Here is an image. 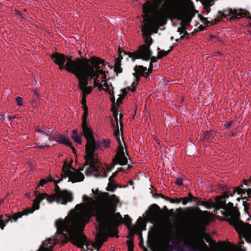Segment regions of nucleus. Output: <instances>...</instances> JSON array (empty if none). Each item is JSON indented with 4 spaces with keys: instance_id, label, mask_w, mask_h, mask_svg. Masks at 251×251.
<instances>
[{
    "instance_id": "nucleus-1",
    "label": "nucleus",
    "mask_w": 251,
    "mask_h": 251,
    "mask_svg": "<svg viewBox=\"0 0 251 251\" xmlns=\"http://www.w3.org/2000/svg\"><path fill=\"white\" fill-rule=\"evenodd\" d=\"M92 192L97 196L95 199L84 197V203L77 204L64 220L59 219L55 222L59 235L68 238L72 243L84 251L86 249L84 246L88 249L89 243L83 230L91 217L96 215L100 224V229L96 241L99 248L110 235L107 226H119L123 223L120 213H115L119 198L115 195L108 196L107 193L98 194L93 189Z\"/></svg>"
},
{
    "instance_id": "nucleus-2",
    "label": "nucleus",
    "mask_w": 251,
    "mask_h": 251,
    "mask_svg": "<svg viewBox=\"0 0 251 251\" xmlns=\"http://www.w3.org/2000/svg\"><path fill=\"white\" fill-rule=\"evenodd\" d=\"M104 61L100 58L92 57L88 58H77L75 61L69 59L66 68L69 72L73 73L79 80L78 86L82 91L81 103L83 109L87 108L86 105V96L92 90L91 86H88V81L94 79L95 87L100 91L105 90L110 92L109 86L106 82L105 72L102 70Z\"/></svg>"
},
{
    "instance_id": "nucleus-3",
    "label": "nucleus",
    "mask_w": 251,
    "mask_h": 251,
    "mask_svg": "<svg viewBox=\"0 0 251 251\" xmlns=\"http://www.w3.org/2000/svg\"><path fill=\"white\" fill-rule=\"evenodd\" d=\"M163 0H148L143 5L145 24L142 25V32L146 36L145 42L149 47L152 39L149 36L153 30L156 33L158 27L163 25L166 20V12L163 7H160Z\"/></svg>"
},
{
    "instance_id": "nucleus-4",
    "label": "nucleus",
    "mask_w": 251,
    "mask_h": 251,
    "mask_svg": "<svg viewBox=\"0 0 251 251\" xmlns=\"http://www.w3.org/2000/svg\"><path fill=\"white\" fill-rule=\"evenodd\" d=\"M81 134L87 140L86 145V154L85 156V165L89 167L86 170L87 174H92L95 177H106L109 172L112 169V167L105 169L98 161L94 158L95 151L100 147L99 142H96L94 136L93 131L88 122H82Z\"/></svg>"
},
{
    "instance_id": "nucleus-5",
    "label": "nucleus",
    "mask_w": 251,
    "mask_h": 251,
    "mask_svg": "<svg viewBox=\"0 0 251 251\" xmlns=\"http://www.w3.org/2000/svg\"><path fill=\"white\" fill-rule=\"evenodd\" d=\"M224 209L226 220L234 226L240 237L242 236L247 242L251 243V225L240 220L239 212L232 202L226 204Z\"/></svg>"
},
{
    "instance_id": "nucleus-6",
    "label": "nucleus",
    "mask_w": 251,
    "mask_h": 251,
    "mask_svg": "<svg viewBox=\"0 0 251 251\" xmlns=\"http://www.w3.org/2000/svg\"><path fill=\"white\" fill-rule=\"evenodd\" d=\"M49 195L46 193H39L36 195V199L33 201L32 207L27 208L24 210L23 212H18L13 215H5L0 216V228L3 229L6 224L8 222H15L19 218L22 217L23 215H26L32 213L34 211L37 210L40 207V203L44 199L47 200Z\"/></svg>"
},
{
    "instance_id": "nucleus-7",
    "label": "nucleus",
    "mask_w": 251,
    "mask_h": 251,
    "mask_svg": "<svg viewBox=\"0 0 251 251\" xmlns=\"http://www.w3.org/2000/svg\"><path fill=\"white\" fill-rule=\"evenodd\" d=\"M243 187V185H241L239 187L232 188L226 192L224 195L217 197L216 199V202L214 203V207L216 209H224L226 206L225 199L229 196L232 197L235 193L241 195L242 198L244 199H250L251 198V189L246 190L242 189Z\"/></svg>"
},
{
    "instance_id": "nucleus-8",
    "label": "nucleus",
    "mask_w": 251,
    "mask_h": 251,
    "mask_svg": "<svg viewBox=\"0 0 251 251\" xmlns=\"http://www.w3.org/2000/svg\"><path fill=\"white\" fill-rule=\"evenodd\" d=\"M73 200V194L67 190H61L57 184L56 185L54 194L47 197V201L49 202L56 201L62 204H66L67 202H71Z\"/></svg>"
},
{
    "instance_id": "nucleus-9",
    "label": "nucleus",
    "mask_w": 251,
    "mask_h": 251,
    "mask_svg": "<svg viewBox=\"0 0 251 251\" xmlns=\"http://www.w3.org/2000/svg\"><path fill=\"white\" fill-rule=\"evenodd\" d=\"M63 171L64 173V177H68L69 181H71L73 183L82 181L84 178V176L82 173L67 164H65L63 166Z\"/></svg>"
},
{
    "instance_id": "nucleus-10",
    "label": "nucleus",
    "mask_w": 251,
    "mask_h": 251,
    "mask_svg": "<svg viewBox=\"0 0 251 251\" xmlns=\"http://www.w3.org/2000/svg\"><path fill=\"white\" fill-rule=\"evenodd\" d=\"M36 131L40 133L38 136V140L36 143L38 148L46 149L49 147L48 142L51 141L50 132L49 129L44 127L37 128Z\"/></svg>"
},
{
    "instance_id": "nucleus-11",
    "label": "nucleus",
    "mask_w": 251,
    "mask_h": 251,
    "mask_svg": "<svg viewBox=\"0 0 251 251\" xmlns=\"http://www.w3.org/2000/svg\"><path fill=\"white\" fill-rule=\"evenodd\" d=\"M114 136L118 142L119 145L117 153L113 159V161L115 164H118L121 165H125L127 162V159L125 154L124 147L122 145V140L120 137L119 130L118 129L115 131Z\"/></svg>"
},
{
    "instance_id": "nucleus-12",
    "label": "nucleus",
    "mask_w": 251,
    "mask_h": 251,
    "mask_svg": "<svg viewBox=\"0 0 251 251\" xmlns=\"http://www.w3.org/2000/svg\"><path fill=\"white\" fill-rule=\"evenodd\" d=\"M151 51L149 46L143 45L139 47L138 50L134 52H129L128 56L132 59L140 58L144 60H149L151 56Z\"/></svg>"
},
{
    "instance_id": "nucleus-13",
    "label": "nucleus",
    "mask_w": 251,
    "mask_h": 251,
    "mask_svg": "<svg viewBox=\"0 0 251 251\" xmlns=\"http://www.w3.org/2000/svg\"><path fill=\"white\" fill-rule=\"evenodd\" d=\"M148 217L151 222L153 223H157L161 220V216L159 206L155 204H152L149 208Z\"/></svg>"
},
{
    "instance_id": "nucleus-14",
    "label": "nucleus",
    "mask_w": 251,
    "mask_h": 251,
    "mask_svg": "<svg viewBox=\"0 0 251 251\" xmlns=\"http://www.w3.org/2000/svg\"><path fill=\"white\" fill-rule=\"evenodd\" d=\"M55 140L56 142L60 144H62L71 147L73 152H75V149L74 147H72L71 142L67 136H65L63 134H59L55 137Z\"/></svg>"
},
{
    "instance_id": "nucleus-15",
    "label": "nucleus",
    "mask_w": 251,
    "mask_h": 251,
    "mask_svg": "<svg viewBox=\"0 0 251 251\" xmlns=\"http://www.w3.org/2000/svg\"><path fill=\"white\" fill-rule=\"evenodd\" d=\"M134 70L135 73H133V75L135 77L136 80L137 81H139L140 76H142L146 77V71H147L146 67L141 65H136L135 67Z\"/></svg>"
},
{
    "instance_id": "nucleus-16",
    "label": "nucleus",
    "mask_w": 251,
    "mask_h": 251,
    "mask_svg": "<svg viewBox=\"0 0 251 251\" xmlns=\"http://www.w3.org/2000/svg\"><path fill=\"white\" fill-rule=\"evenodd\" d=\"M54 245V241L52 239H48L43 242L38 251H51Z\"/></svg>"
},
{
    "instance_id": "nucleus-17",
    "label": "nucleus",
    "mask_w": 251,
    "mask_h": 251,
    "mask_svg": "<svg viewBox=\"0 0 251 251\" xmlns=\"http://www.w3.org/2000/svg\"><path fill=\"white\" fill-rule=\"evenodd\" d=\"M51 57L53 61L57 65L64 64L66 58H68L67 56L59 53H53Z\"/></svg>"
},
{
    "instance_id": "nucleus-18",
    "label": "nucleus",
    "mask_w": 251,
    "mask_h": 251,
    "mask_svg": "<svg viewBox=\"0 0 251 251\" xmlns=\"http://www.w3.org/2000/svg\"><path fill=\"white\" fill-rule=\"evenodd\" d=\"M230 13L232 14V18L240 19L246 16V13L242 10H231Z\"/></svg>"
},
{
    "instance_id": "nucleus-19",
    "label": "nucleus",
    "mask_w": 251,
    "mask_h": 251,
    "mask_svg": "<svg viewBox=\"0 0 251 251\" xmlns=\"http://www.w3.org/2000/svg\"><path fill=\"white\" fill-rule=\"evenodd\" d=\"M71 138L76 143L79 145L82 144V136L78 134L77 129H75L73 131Z\"/></svg>"
},
{
    "instance_id": "nucleus-20",
    "label": "nucleus",
    "mask_w": 251,
    "mask_h": 251,
    "mask_svg": "<svg viewBox=\"0 0 251 251\" xmlns=\"http://www.w3.org/2000/svg\"><path fill=\"white\" fill-rule=\"evenodd\" d=\"M170 6L174 10H178L181 8V3L178 0H173L170 3Z\"/></svg>"
},
{
    "instance_id": "nucleus-21",
    "label": "nucleus",
    "mask_w": 251,
    "mask_h": 251,
    "mask_svg": "<svg viewBox=\"0 0 251 251\" xmlns=\"http://www.w3.org/2000/svg\"><path fill=\"white\" fill-rule=\"evenodd\" d=\"M49 181H53L55 185L57 184V180L52 178L51 176H48L47 178L42 179L39 182V185L43 186Z\"/></svg>"
},
{
    "instance_id": "nucleus-22",
    "label": "nucleus",
    "mask_w": 251,
    "mask_h": 251,
    "mask_svg": "<svg viewBox=\"0 0 251 251\" xmlns=\"http://www.w3.org/2000/svg\"><path fill=\"white\" fill-rule=\"evenodd\" d=\"M199 204L201 205L205 206L206 208L208 209L212 207H214V203L211 202L210 201H200Z\"/></svg>"
},
{
    "instance_id": "nucleus-23",
    "label": "nucleus",
    "mask_w": 251,
    "mask_h": 251,
    "mask_svg": "<svg viewBox=\"0 0 251 251\" xmlns=\"http://www.w3.org/2000/svg\"><path fill=\"white\" fill-rule=\"evenodd\" d=\"M121 63L118 60H116L114 64V71L117 74H120L122 72V69L121 67Z\"/></svg>"
},
{
    "instance_id": "nucleus-24",
    "label": "nucleus",
    "mask_w": 251,
    "mask_h": 251,
    "mask_svg": "<svg viewBox=\"0 0 251 251\" xmlns=\"http://www.w3.org/2000/svg\"><path fill=\"white\" fill-rule=\"evenodd\" d=\"M215 134L214 131H207L205 132L203 136V140H208L211 137H212Z\"/></svg>"
},
{
    "instance_id": "nucleus-25",
    "label": "nucleus",
    "mask_w": 251,
    "mask_h": 251,
    "mask_svg": "<svg viewBox=\"0 0 251 251\" xmlns=\"http://www.w3.org/2000/svg\"><path fill=\"white\" fill-rule=\"evenodd\" d=\"M117 186V185L115 183V181H109L107 190L108 191L113 192L116 189Z\"/></svg>"
},
{
    "instance_id": "nucleus-26",
    "label": "nucleus",
    "mask_w": 251,
    "mask_h": 251,
    "mask_svg": "<svg viewBox=\"0 0 251 251\" xmlns=\"http://www.w3.org/2000/svg\"><path fill=\"white\" fill-rule=\"evenodd\" d=\"M137 225L138 227L141 230H145L146 227V223L143 221V219L140 217L137 221Z\"/></svg>"
},
{
    "instance_id": "nucleus-27",
    "label": "nucleus",
    "mask_w": 251,
    "mask_h": 251,
    "mask_svg": "<svg viewBox=\"0 0 251 251\" xmlns=\"http://www.w3.org/2000/svg\"><path fill=\"white\" fill-rule=\"evenodd\" d=\"M172 49V48L170 50H168V51L160 50V51H158V55H157V59H160L161 57L168 55Z\"/></svg>"
},
{
    "instance_id": "nucleus-28",
    "label": "nucleus",
    "mask_w": 251,
    "mask_h": 251,
    "mask_svg": "<svg viewBox=\"0 0 251 251\" xmlns=\"http://www.w3.org/2000/svg\"><path fill=\"white\" fill-rule=\"evenodd\" d=\"M131 219L127 215H126L123 219V223H124L127 226H129L131 224Z\"/></svg>"
},
{
    "instance_id": "nucleus-29",
    "label": "nucleus",
    "mask_w": 251,
    "mask_h": 251,
    "mask_svg": "<svg viewBox=\"0 0 251 251\" xmlns=\"http://www.w3.org/2000/svg\"><path fill=\"white\" fill-rule=\"evenodd\" d=\"M138 83V81L136 80V81H134L132 83L131 85L128 87V89L131 90L132 92L135 91L136 86H137Z\"/></svg>"
},
{
    "instance_id": "nucleus-30",
    "label": "nucleus",
    "mask_w": 251,
    "mask_h": 251,
    "mask_svg": "<svg viewBox=\"0 0 251 251\" xmlns=\"http://www.w3.org/2000/svg\"><path fill=\"white\" fill-rule=\"evenodd\" d=\"M83 110L84 111L82 116V122H84V121L85 122H88L87 121V117L88 116V108L86 109H83Z\"/></svg>"
},
{
    "instance_id": "nucleus-31",
    "label": "nucleus",
    "mask_w": 251,
    "mask_h": 251,
    "mask_svg": "<svg viewBox=\"0 0 251 251\" xmlns=\"http://www.w3.org/2000/svg\"><path fill=\"white\" fill-rule=\"evenodd\" d=\"M110 140L108 139H103L102 144L103 145L104 149L107 148L110 146Z\"/></svg>"
},
{
    "instance_id": "nucleus-32",
    "label": "nucleus",
    "mask_w": 251,
    "mask_h": 251,
    "mask_svg": "<svg viewBox=\"0 0 251 251\" xmlns=\"http://www.w3.org/2000/svg\"><path fill=\"white\" fill-rule=\"evenodd\" d=\"M153 69V66L151 65V63H150V67L147 70V71H146V77H147L149 75H151V74L152 72Z\"/></svg>"
},
{
    "instance_id": "nucleus-33",
    "label": "nucleus",
    "mask_w": 251,
    "mask_h": 251,
    "mask_svg": "<svg viewBox=\"0 0 251 251\" xmlns=\"http://www.w3.org/2000/svg\"><path fill=\"white\" fill-rule=\"evenodd\" d=\"M180 201L183 205H186L189 201V200L187 197H184L180 198Z\"/></svg>"
},
{
    "instance_id": "nucleus-34",
    "label": "nucleus",
    "mask_w": 251,
    "mask_h": 251,
    "mask_svg": "<svg viewBox=\"0 0 251 251\" xmlns=\"http://www.w3.org/2000/svg\"><path fill=\"white\" fill-rule=\"evenodd\" d=\"M77 58H75V60H73V59H72V57H68L67 58V62H68V61L69 60V59H71L72 60H73V61H75V60L76 59H77ZM66 63H67V62H66ZM66 64H66V65H65V67L64 66V64H62V65H58L59 66V69H60V70H63V69H64V68H65V69H66L67 71H68L66 69Z\"/></svg>"
},
{
    "instance_id": "nucleus-35",
    "label": "nucleus",
    "mask_w": 251,
    "mask_h": 251,
    "mask_svg": "<svg viewBox=\"0 0 251 251\" xmlns=\"http://www.w3.org/2000/svg\"><path fill=\"white\" fill-rule=\"evenodd\" d=\"M16 100L18 105L21 106L23 105L22 98L21 97H17Z\"/></svg>"
},
{
    "instance_id": "nucleus-36",
    "label": "nucleus",
    "mask_w": 251,
    "mask_h": 251,
    "mask_svg": "<svg viewBox=\"0 0 251 251\" xmlns=\"http://www.w3.org/2000/svg\"><path fill=\"white\" fill-rule=\"evenodd\" d=\"M170 202L171 203H179L180 202V198H175V199H170Z\"/></svg>"
},
{
    "instance_id": "nucleus-37",
    "label": "nucleus",
    "mask_w": 251,
    "mask_h": 251,
    "mask_svg": "<svg viewBox=\"0 0 251 251\" xmlns=\"http://www.w3.org/2000/svg\"><path fill=\"white\" fill-rule=\"evenodd\" d=\"M177 31L180 33V34H185L186 33L185 30V28L183 26H181L177 29Z\"/></svg>"
},
{
    "instance_id": "nucleus-38",
    "label": "nucleus",
    "mask_w": 251,
    "mask_h": 251,
    "mask_svg": "<svg viewBox=\"0 0 251 251\" xmlns=\"http://www.w3.org/2000/svg\"><path fill=\"white\" fill-rule=\"evenodd\" d=\"M176 183L178 186H181L183 184V180L181 177H177L176 180Z\"/></svg>"
},
{
    "instance_id": "nucleus-39",
    "label": "nucleus",
    "mask_w": 251,
    "mask_h": 251,
    "mask_svg": "<svg viewBox=\"0 0 251 251\" xmlns=\"http://www.w3.org/2000/svg\"><path fill=\"white\" fill-rule=\"evenodd\" d=\"M243 205L244 206V210L245 211V212H247L248 209L250 207V203H247L246 201H244L243 202Z\"/></svg>"
},
{
    "instance_id": "nucleus-40",
    "label": "nucleus",
    "mask_w": 251,
    "mask_h": 251,
    "mask_svg": "<svg viewBox=\"0 0 251 251\" xmlns=\"http://www.w3.org/2000/svg\"><path fill=\"white\" fill-rule=\"evenodd\" d=\"M224 17H225L224 15V14H223L221 16V17H219L216 19H215L214 20L213 23L217 24L218 22H220L223 19V18Z\"/></svg>"
},
{
    "instance_id": "nucleus-41",
    "label": "nucleus",
    "mask_w": 251,
    "mask_h": 251,
    "mask_svg": "<svg viewBox=\"0 0 251 251\" xmlns=\"http://www.w3.org/2000/svg\"><path fill=\"white\" fill-rule=\"evenodd\" d=\"M124 97L122 95H120L119 98L117 100V102L118 104H120L122 102V100L123 99Z\"/></svg>"
},
{
    "instance_id": "nucleus-42",
    "label": "nucleus",
    "mask_w": 251,
    "mask_h": 251,
    "mask_svg": "<svg viewBox=\"0 0 251 251\" xmlns=\"http://www.w3.org/2000/svg\"><path fill=\"white\" fill-rule=\"evenodd\" d=\"M157 196H158V197H160L162 198L163 199H164V200H167V201H170V198H168V197H166V196H163V195H162V194H157Z\"/></svg>"
},
{
    "instance_id": "nucleus-43",
    "label": "nucleus",
    "mask_w": 251,
    "mask_h": 251,
    "mask_svg": "<svg viewBox=\"0 0 251 251\" xmlns=\"http://www.w3.org/2000/svg\"><path fill=\"white\" fill-rule=\"evenodd\" d=\"M150 59H151V61L150 63H151V65H152V63L153 62H155L157 60V59L156 58H155V57H151Z\"/></svg>"
},
{
    "instance_id": "nucleus-44",
    "label": "nucleus",
    "mask_w": 251,
    "mask_h": 251,
    "mask_svg": "<svg viewBox=\"0 0 251 251\" xmlns=\"http://www.w3.org/2000/svg\"><path fill=\"white\" fill-rule=\"evenodd\" d=\"M189 201H191L193 199H194V197L193 196L191 193H189L188 195Z\"/></svg>"
},
{
    "instance_id": "nucleus-45",
    "label": "nucleus",
    "mask_w": 251,
    "mask_h": 251,
    "mask_svg": "<svg viewBox=\"0 0 251 251\" xmlns=\"http://www.w3.org/2000/svg\"><path fill=\"white\" fill-rule=\"evenodd\" d=\"M251 182V181L250 179H249V180H245L244 183L246 185H250Z\"/></svg>"
},
{
    "instance_id": "nucleus-46",
    "label": "nucleus",
    "mask_w": 251,
    "mask_h": 251,
    "mask_svg": "<svg viewBox=\"0 0 251 251\" xmlns=\"http://www.w3.org/2000/svg\"><path fill=\"white\" fill-rule=\"evenodd\" d=\"M232 121L228 122L227 123L225 124V126L226 127H228L232 125Z\"/></svg>"
},
{
    "instance_id": "nucleus-47",
    "label": "nucleus",
    "mask_w": 251,
    "mask_h": 251,
    "mask_svg": "<svg viewBox=\"0 0 251 251\" xmlns=\"http://www.w3.org/2000/svg\"><path fill=\"white\" fill-rule=\"evenodd\" d=\"M202 245L203 247L204 248H205V249H208L207 245L204 242H202Z\"/></svg>"
},
{
    "instance_id": "nucleus-48",
    "label": "nucleus",
    "mask_w": 251,
    "mask_h": 251,
    "mask_svg": "<svg viewBox=\"0 0 251 251\" xmlns=\"http://www.w3.org/2000/svg\"><path fill=\"white\" fill-rule=\"evenodd\" d=\"M62 171H63V173L61 174V177H62V178H61V179H59V180H58V181H57V183H58V182H60V181H61V180H62V179H63V178H65V177H64V171H63V170H62Z\"/></svg>"
},
{
    "instance_id": "nucleus-49",
    "label": "nucleus",
    "mask_w": 251,
    "mask_h": 251,
    "mask_svg": "<svg viewBox=\"0 0 251 251\" xmlns=\"http://www.w3.org/2000/svg\"><path fill=\"white\" fill-rule=\"evenodd\" d=\"M62 171H63V173L61 174V177H62V178H61V179H59V180H58V181H57V183H58V182H60V181H61V180H62V179H63V178H65V177H64V171H63V170H62Z\"/></svg>"
},
{
    "instance_id": "nucleus-50",
    "label": "nucleus",
    "mask_w": 251,
    "mask_h": 251,
    "mask_svg": "<svg viewBox=\"0 0 251 251\" xmlns=\"http://www.w3.org/2000/svg\"><path fill=\"white\" fill-rule=\"evenodd\" d=\"M62 171H63V173L61 174V177H62V178H61V179H59V180H58V181H57V183H58V182H60V181H61V180H62V179H63V178H65V177H64V171H63V170H62Z\"/></svg>"
},
{
    "instance_id": "nucleus-51",
    "label": "nucleus",
    "mask_w": 251,
    "mask_h": 251,
    "mask_svg": "<svg viewBox=\"0 0 251 251\" xmlns=\"http://www.w3.org/2000/svg\"><path fill=\"white\" fill-rule=\"evenodd\" d=\"M109 181H114L113 176H111L109 178Z\"/></svg>"
},
{
    "instance_id": "nucleus-52",
    "label": "nucleus",
    "mask_w": 251,
    "mask_h": 251,
    "mask_svg": "<svg viewBox=\"0 0 251 251\" xmlns=\"http://www.w3.org/2000/svg\"><path fill=\"white\" fill-rule=\"evenodd\" d=\"M243 244H244V241L243 240H241V241L239 243V245L240 248L241 247V245Z\"/></svg>"
},
{
    "instance_id": "nucleus-53",
    "label": "nucleus",
    "mask_w": 251,
    "mask_h": 251,
    "mask_svg": "<svg viewBox=\"0 0 251 251\" xmlns=\"http://www.w3.org/2000/svg\"><path fill=\"white\" fill-rule=\"evenodd\" d=\"M133 184V181L132 180H130L128 183V185H132Z\"/></svg>"
},
{
    "instance_id": "nucleus-54",
    "label": "nucleus",
    "mask_w": 251,
    "mask_h": 251,
    "mask_svg": "<svg viewBox=\"0 0 251 251\" xmlns=\"http://www.w3.org/2000/svg\"><path fill=\"white\" fill-rule=\"evenodd\" d=\"M123 97L126 95V91L125 90H123Z\"/></svg>"
},
{
    "instance_id": "nucleus-55",
    "label": "nucleus",
    "mask_w": 251,
    "mask_h": 251,
    "mask_svg": "<svg viewBox=\"0 0 251 251\" xmlns=\"http://www.w3.org/2000/svg\"><path fill=\"white\" fill-rule=\"evenodd\" d=\"M122 58V56L120 54L119 55V56L118 57V58L116 59V60H119V61L120 62L121 61V59Z\"/></svg>"
},
{
    "instance_id": "nucleus-56",
    "label": "nucleus",
    "mask_w": 251,
    "mask_h": 251,
    "mask_svg": "<svg viewBox=\"0 0 251 251\" xmlns=\"http://www.w3.org/2000/svg\"><path fill=\"white\" fill-rule=\"evenodd\" d=\"M117 172H116L114 173L111 176H113V177H114L115 176H116V175H117Z\"/></svg>"
},
{
    "instance_id": "nucleus-57",
    "label": "nucleus",
    "mask_w": 251,
    "mask_h": 251,
    "mask_svg": "<svg viewBox=\"0 0 251 251\" xmlns=\"http://www.w3.org/2000/svg\"><path fill=\"white\" fill-rule=\"evenodd\" d=\"M111 101H113H113H115V98H114V97H111Z\"/></svg>"
},
{
    "instance_id": "nucleus-58",
    "label": "nucleus",
    "mask_w": 251,
    "mask_h": 251,
    "mask_svg": "<svg viewBox=\"0 0 251 251\" xmlns=\"http://www.w3.org/2000/svg\"><path fill=\"white\" fill-rule=\"evenodd\" d=\"M114 116H115V117L116 120L117 121V120H118L117 115V114H115L114 113Z\"/></svg>"
},
{
    "instance_id": "nucleus-59",
    "label": "nucleus",
    "mask_w": 251,
    "mask_h": 251,
    "mask_svg": "<svg viewBox=\"0 0 251 251\" xmlns=\"http://www.w3.org/2000/svg\"><path fill=\"white\" fill-rule=\"evenodd\" d=\"M34 93L36 95L39 96V95L37 94V92L36 91H34Z\"/></svg>"
},
{
    "instance_id": "nucleus-60",
    "label": "nucleus",
    "mask_w": 251,
    "mask_h": 251,
    "mask_svg": "<svg viewBox=\"0 0 251 251\" xmlns=\"http://www.w3.org/2000/svg\"><path fill=\"white\" fill-rule=\"evenodd\" d=\"M203 213H205V214H207L208 213V212L207 211H204V212H203Z\"/></svg>"
},
{
    "instance_id": "nucleus-61",
    "label": "nucleus",
    "mask_w": 251,
    "mask_h": 251,
    "mask_svg": "<svg viewBox=\"0 0 251 251\" xmlns=\"http://www.w3.org/2000/svg\"><path fill=\"white\" fill-rule=\"evenodd\" d=\"M0 117H2L3 118H4V117L3 115H0Z\"/></svg>"
},
{
    "instance_id": "nucleus-62",
    "label": "nucleus",
    "mask_w": 251,
    "mask_h": 251,
    "mask_svg": "<svg viewBox=\"0 0 251 251\" xmlns=\"http://www.w3.org/2000/svg\"><path fill=\"white\" fill-rule=\"evenodd\" d=\"M239 199H240V198H238L237 199V201H239Z\"/></svg>"
},
{
    "instance_id": "nucleus-63",
    "label": "nucleus",
    "mask_w": 251,
    "mask_h": 251,
    "mask_svg": "<svg viewBox=\"0 0 251 251\" xmlns=\"http://www.w3.org/2000/svg\"><path fill=\"white\" fill-rule=\"evenodd\" d=\"M186 0V1H188V2L190 1V0Z\"/></svg>"
},
{
    "instance_id": "nucleus-64",
    "label": "nucleus",
    "mask_w": 251,
    "mask_h": 251,
    "mask_svg": "<svg viewBox=\"0 0 251 251\" xmlns=\"http://www.w3.org/2000/svg\"><path fill=\"white\" fill-rule=\"evenodd\" d=\"M207 11H208V12H209L210 11V9H207Z\"/></svg>"
}]
</instances>
